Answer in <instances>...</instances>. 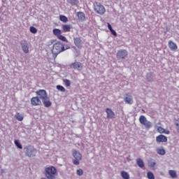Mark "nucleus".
<instances>
[{
	"label": "nucleus",
	"instance_id": "e433bc0d",
	"mask_svg": "<svg viewBox=\"0 0 179 179\" xmlns=\"http://www.w3.org/2000/svg\"><path fill=\"white\" fill-rule=\"evenodd\" d=\"M157 131L159 133V134H164V129L162 127H159L157 128Z\"/></svg>",
	"mask_w": 179,
	"mask_h": 179
},
{
	"label": "nucleus",
	"instance_id": "f3484780",
	"mask_svg": "<svg viewBox=\"0 0 179 179\" xmlns=\"http://www.w3.org/2000/svg\"><path fill=\"white\" fill-rule=\"evenodd\" d=\"M74 43L75 45L78 47V48H82V39L80 38H74Z\"/></svg>",
	"mask_w": 179,
	"mask_h": 179
},
{
	"label": "nucleus",
	"instance_id": "c85d7f7f",
	"mask_svg": "<svg viewBox=\"0 0 179 179\" xmlns=\"http://www.w3.org/2000/svg\"><path fill=\"white\" fill-rule=\"evenodd\" d=\"M53 34L58 37L61 34V31L59 29H53Z\"/></svg>",
	"mask_w": 179,
	"mask_h": 179
},
{
	"label": "nucleus",
	"instance_id": "6e6552de",
	"mask_svg": "<svg viewBox=\"0 0 179 179\" xmlns=\"http://www.w3.org/2000/svg\"><path fill=\"white\" fill-rule=\"evenodd\" d=\"M128 57V51L125 50H120L116 54L117 59H125Z\"/></svg>",
	"mask_w": 179,
	"mask_h": 179
},
{
	"label": "nucleus",
	"instance_id": "dca6fc26",
	"mask_svg": "<svg viewBox=\"0 0 179 179\" xmlns=\"http://www.w3.org/2000/svg\"><path fill=\"white\" fill-rule=\"evenodd\" d=\"M156 141H157V142H159V143L167 142V137L164 135L161 134V135L157 136Z\"/></svg>",
	"mask_w": 179,
	"mask_h": 179
},
{
	"label": "nucleus",
	"instance_id": "39448f33",
	"mask_svg": "<svg viewBox=\"0 0 179 179\" xmlns=\"http://www.w3.org/2000/svg\"><path fill=\"white\" fill-rule=\"evenodd\" d=\"M94 9L96 13H99V15H104V13H106L104 6L101 5L100 3H94Z\"/></svg>",
	"mask_w": 179,
	"mask_h": 179
},
{
	"label": "nucleus",
	"instance_id": "cd10ccee",
	"mask_svg": "<svg viewBox=\"0 0 179 179\" xmlns=\"http://www.w3.org/2000/svg\"><path fill=\"white\" fill-rule=\"evenodd\" d=\"M59 20H61V22H63L64 23H66V22H68V17H66V16L65 15H60Z\"/></svg>",
	"mask_w": 179,
	"mask_h": 179
},
{
	"label": "nucleus",
	"instance_id": "423d86ee",
	"mask_svg": "<svg viewBox=\"0 0 179 179\" xmlns=\"http://www.w3.org/2000/svg\"><path fill=\"white\" fill-rule=\"evenodd\" d=\"M73 156L76 159L73 160V164L79 166L80 160H82V154L79 151L74 150L73 152Z\"/></svg>",
	"mask_w": 179,
	"mask_h": 179
},
{
	"label": "nucleus",
	"instance_id": "58836bf2",
	"mask_svg": "<svg viewBox=\"0 0 179 179\" xmlns=\"http://www.w3.org/2000/svg\"><path fill=\"white\" fill-rule=\"evenodd\" d=\"M111 34H113V36H115V37H117V32L115 31V30L113 29L110 31Z\"/></svg>",
	"mask_w": 179,
	"mask_h": 179
},
{
	"label": "nucleus",
	"instance_id": "aec40b11",
	"mask_svg": "<svg viewBox=\"0 0 179 179\" xmlns=\"http://www.w3.org/2000/svg\"><path fill=\"white\" fill-rule=\"evenodd\" d=\"M120 176L122 177V178L123 179H129V173H128V172L125 171H122L120 173Z\"/></svg>",
	"mask_w": 179,
	"mask_h": 179
},
{
	"label": "nucleus",
	"instance_id": "2eb2a0df",
	"mask_svg": "<svg viewBox=\"0 0 179 179\" xmlns=\"http://www.w3.org/2000/svg\"><path fill=\"white\" fill-rule=\"evenodd\" d=\"M42 103H43L44 106L46 108L51 107L52 103L51 101H50V97H46L44 99L42 100Z\"/></svg>",
	"mask_w": 179,
	"mask_h": 179
},
{
	"label": "nucleus",
	"instance_id": "412c9836",
	"mask_svg": "<svg viewBox=\"0 0 179 179\" xmlns=\"http://www.w3.org/2000/svg\"><path fill=\"white\" fill-rule=\"evenodd\" d=\"M76 15L78 16L79 20L83 21L85 19V15L82 12L77 13Z\"/></svg>",
	"mask_w": 179,
	"mask_h": 179
},
{
	"label": "nucleus",
	"instance_id": "a19ab883",
	"mask_svg": "<svg viewBox=\"0 0 179 179\" xmlns=\"http://www.w3.org/2000/svg\"><path fill=\"white\" fill-rule=\"evenodd\" d=\"M164 134H166V135H169L170 134V131L164 129Z\"/></svg>",
	"mask_w": 179,
	"mask_h": 179
},
{
	"label": "nucleus",
	"instance_id": "a211bd4d",
	"mask_svg": "<svg viewBox=\"0 0 179 179\" xmlns=\"http://www.w3.org/2000/svg\"><path fill=\"white\" fill-rule=\"evenodd\" d=\"M62 27L64 33L71 31V29H72V26L71 24H63L62 25Z\"/></svg>",
	"mask_w": 179,
	"mask_h": 179
},
{
	"label": "nucleus",
	"instance_id": "393cba45",
	"mask_svg": "<svg viewBox=\"0 0 179 179\" xmlns=\"http://www.w3.org/2000/svg\"><path fill=\"white\" fill-rule=\"evenodd\" d=\"M157 153L161 156H164L166 155V150L163 148H158L157 149Z\"/></svg>",
	"mask_w": 179,
	"mask_h": 179
},
{
	"label": "nucleus",
	"instance_id": "4468645a",
	"mask_svg": "<svg viewBox=\"0 0 179 179\" xmlns=\"http://www.w3.org/2000/svg\"><path fill=\"white\" fill-rule=\"evenodd\" d=\"M169 47L171 51H177V50H178V46L177 45V43L173 42L172 41H169Z\"/></svg>",
	"mask_w": 179,
	"mask_h": 179
},
{
	"label": "nucleus",
	"instance_id": "2f4dec72",
	"mask_svg": "<svg viewBox=\"0 0 179 179\" xmlns=\"http://www.w3.org/2000/svg\"><path fill=\"white\" fill-rule=\"evenodd\" d=\"M69 3L71 5H78L79 3V0H67Z\"/></svg>",
	"mask_w": 179,
	"mask_h": 179
},
{
	"label": "nucleus",
	"instance_id": "0eeeda50",
	"mask_svg": "<svg viewBox=\"0 0 179 179\" xmlns=\"http://www.w3.org/2000/svg\"><path fill=\"white\" fill-rule=\"evenodd\" d=\"M71 69H74L75 71H82L83 69V64L80 62H74L73 63L69 65Z\"/></svg>",
	"mask_w": 179,
	"mask_h": 179
},
{
	"label": "nucleus",
	"instance_id": "20e7f679",
	"mask_svg": "<svg viewBox=\"0 0 179 179\" xmlns=\"http://www.w3.org/2000/svg\"><path fill=\"white\" fill-rule=\"evenodd\" d=\"M56 173H57V169L54 166H50L45 169V176L48 179L55 178L54 176Z\"/></svg>",
	"mask_w": 179,
	"mask_h": 179
},
{
	"label": "nucleus",
	"instance_id": "37998d69",
	"mask_svg": "<svg viewBox=\"0 0 179 179\" xmlns=\"http://www.w3.org/2000/svg\"><path fill=\"white\" fill-rule=\"evenodd\" d=\"M41 179H45V178H41Z\"/></svg>",
	"mask_w": 179,
	"mask_h": 179
},
{
	"label": "nucleus",
	"instance_id": "79ce46f5",
	"mask_svg": "<svg viewBox=\"0 0 179 179\" xmlns=\"http://www.w3.org/2000/svg\"><path fill=\"white\" fill-rule=\"evenodd\" d=\"M1 173H3V169L1 170Z\"/></svg>",
	"mask_w": 179,
	"mask_h": 179
},
{
	"label": "nucleus",
	"instance_id": "9b49d317",
	"mask_svg": "<svg viewBox=\"0 0 179 179\" xmlns=\"http://www.w3.org/2000/svg\"><path fill=\"white\" fill-rule=\"evenodd\" d=\"M124 100L126 104H134V97H132V95L129 93L124 94Z\"/></svg>",
	"mask_w": 179,
	"mask_h": 179
},
{
	"label": "nucleus",
	"instance_id": "1a4fd4ad",
	"mask_svg": "<svg viewBox=\"0 0 179 179\" xmlns=\"http://www.w3.org/2000/svg\"><path fill=\"white\" fill-rule=\"evenodd\" d=\"M36 94H37L38 97L40 100H44V99H46V97H48V95H47V92L44 90H40L38 91H36Z\"/></svg>",
	"mask_w": 179,
	"mask_h": 179
},
{
	"label": "nucleus",
	"instance_id": "c03bdc74",
	"mask_svg": "<svg viewBox=\"0 0 179 179\" xmlns=\"http://www.w3.org/2000/svg\"><path fill=\"white\" fill-rule=\"evenodd\" d=\"M178 89H179V86H178Z\"/></svg>",
	"mask_w": 179,
	"mask_h": 179
},
{
	"label": "nucleus",
	"instance_id": "c756f323",
	"mask_svg": "<svg viewBox=\"0 0 179 179\" xmlns=\"http://www.w3.org/2000/svg\"><path fill=\"white\" fill-rule=\"evenodd\" d=\"M57 38L59 40H61L62 41H65L66 43H68V40L66 39V37H65L61 34L57 36Z\"/></svg>",
	"mask_w": 179,
	"mask_h": 179
},
{
	"label": "nucleus",
	"instance_id": "f257e3e1",
	"mask_svg": "<svg viewBox=\"0 0 179 179\" xmlns=\"http://www.w3.org/2000/svg\"><path fill=\"white\" fill-rule=\"evenodd\" d=\"M69 47H66L65 48V45H64V43L61 42H57L54 43L52 49V53L53 54L54 57L57 58V56L58 54H61V52H64L66 50H69Z\"/></svg>",
	"mask_w": 179,
	"mask_h": 179
},
{
	"label": "nucleus",
	"instance_id": "bb28decb",
	"mask_svg": "<svg viewBox=\"0 0 179 179\" xmlns=\"http://www.w3.org/2000/svg\"><path fill=\"white\" fill-rule=\"evenodd\" d=\"M14 143L15 146L18 148V149H23V147L22 146V144H20V142L19 141V140H15Z\"/></svg>",
	"mask_w": 179,
	"mask_h": 179
},
{
	"label": "nucleus",
	"instance_id": "4c0bfd02",
	"mask_svg": "<svg viewBox=\"0 0 179 179\" xmlns=\"http://www.w3.org/2000/svg\"><path fill=\"white\" fill-rule=\"evenodd\" d=\"M77 174H78V176H83V170L78 169L77 170Z\"/></svg>",
	"mask_w": 179,
	"mask_h": 179
},
{
	"label": "nucleus",
	"instance_id": "a878e982",
	"mask_svg": "<svg viewBox=\"0 0 179 179\" xmlns=\"http://www.w3.org/2000/svg\"><path fill=\"white\" fill-rule=\"evenodd\" d=\"M15 118L17 121H23V115L19 113L15 115Z\"/></svg>",
	"mask_w": 179,
	"mask_h": 179
},
{
	"label": "nucleus",
	"instance_id": "ea45409f",
	"mask_svg": "<svg viewBox=\"0 0 179 179\" xmlns=\"http://www.w3.org/2000/svg\"><path fill=\"white\" fill-rule=\"evenodd\" d=\"M108 29L110 31L113 29V27H111V24L110 23H108Z\"/></svg>",
	"mask_w": 179,
	"mask_h": 179
},
{
	"label": "nucleus",
	"instance_id": "b1692460",
	"mask_svg": "<svg viewBox=\"0 0 179 179\" xmlns=\"http://www.w3.org/2000/svg\"><path fill=\"white\" fill-rule=\"evenodd\" d=\"M148 166L152 170H156V162L155 161H150Z\"/></svg>",
	"mask_w": 179,
	"mask_h": 179
},
{
	"label": "nucleus",
	"instance_id": "4be33fe9",
	"mask_svg": "<svg viewBox=\"0 0 179 179\" xmlns=\"http://www.w3.org/2000/svg\"><path fill=\"white\" fill-rule=\"evenodd\" d=\"M146 79L148 82H153V74L152 73V72L147 73Z\"/></svg>",
	"mask_w": 179,
	"mask_h": 179
},
{
	"label": "nucleus",
	"instance_id": "6ab92c4d",
	"mask_svg": "<svg viewBox=\"0 0 179 179\" xmlns=\"http://www.w3.org/2000/svg\"><path fill=\"white\" fill-rule=\"evenodd\" d=\"M136 164L140 167V169H145V163H143V160L141 158H138L136 159Z\"/></svg>",
	"mask_w": 179,
	"mask_h": 179
},
{
	"label": "nucleus",
	"instance_id": "f8f14e48",
	"mask_svg": "<svg viewBox=\"0 0 179 179\" xmlns=\"http://www.w3.org/2000/svg\"><path fill=\"white\" fill-rule=\"evenodd\" d=\"M31 103L32 106H41V100L38 96L32 97L31 99Z\"/></svg>",
	"mask_w": 179,
	"mask_h": 179
},
{
	"label": "nucleus",
	"instance_id": "72a5a7b5",
	"mask_svg": "<svg viewBox=\"0 0 179 179\" xmlns=\"http://www.w3.org/2000/svg\"><path fill=\"white\" fill-rule=\"evenodd\" d=\"M147 177L148 179H155V175L152 172H148Z\"/></svg>",
	"mask_w": 179,
	"mask_h": 179
},
{
	"label": "nucleus",
	"instance_id": "5701e85b",
	"mask_svg": "<svg viewBox=\"0 0 179 179\" xmlns=\"http://www.w3.org/2000/svg\"><path fill=\"white\" fill-rule=\"evenodd\" d=\"M169 174L171 178H177V172L174 170H170Z\"/></svg>",
	"mask_w": 179,
	"mask_h": 179
},
{
	"label": "nucleus",
	"instance_id": "c9c22d12",
	"mask_svg": "<svg viewBox=\"0 0 179 179\" xmlns=\"http://www.w3.org/2000/svg\"><path fill=\"white\" fill-rule=\"evenodd\" d=\"M29 30L31 33H33V34H36V33H37V29L34 27H31Z\"/></svg>",
	"mask_w": 179,
	"mask_h": 179
},
{
	"label": "nucleus",
	"instance_id": "473e14b6",
	"mask_svg": "<svg viewBox=\"0 0 179 179\" xmlns=\"http://www.w3.org/2000/svg\"><path fill=\"white\" fill-rule=\"evenodd\" d=\"M57 89L59 92H62L63 93L65 92L66 90L62 85H57Z\"/></svg>",
	"mask_w": 179,
	"mask_h": 179
},
{
	"label": "nucleus",
	"instance_id": "f03ea898",
	"mask_svg": "<svg viewBox=\"0 0 179 179\" xmlns=\"http://www.w3.org/2000/svg\"><path fill=\"white\" fill-rule=\"evenodd\" d=\"M24 153L27 157H36L37 150L32 145H27L24 148Z\"/></svg>",
	"mask_w": 179,
	"mask_h": 179
},
{
	"label": "nucleus",
	"instance_id": "f704fd0d",
	"mask_svg": "<svg viewBox=\"0 0 179 179\" xmlns=\"http://www.w3.org/2000/svg\"><path fill=\"white\" fill-rule=\"evenodd\" d=\"M175 125L176 127V131L179 134V119L175 120Z\"/></svg>",
	"mask_w": 179,
	"mask_h": 179
},
{
	"label": "nucleus",
	"instance_id": "7ed1b4c3",
	"mask_svg": "<svg viewBox=\"0 0 179 179\" xmlns=\"http://www.w3.org/2000/svg\"><path fill=\"white\" fill-rule=\"evenodd\" d=\"M139 122L142 125H144V127L147 129H150L152 127H153V124L151 123L150 121H148V120L145 117V115H141L139 117Z\"/></svg>",
	"mask_w": 179,
	"mask_h": 179
},
{
	"label": "nucleus",
	"instance_id": "7c9ffc66",
	"mask_svg": "<svg viewBox=\"0 0 179 179\" xmlns=\"http://www.w3.org/2000/svg\"><path fill=\"white\" fill-rule=\"evenodd\" d=\"M63 82L66 87H69V86H71V80L68 79H64Z\"/></svg>",
	"mask_w": 179,
	"mask_h": 179
},
{
	"label": "nucleus",
	"instance_id": "9d476101",
	"mask_svg": "<svg viewBox=\"0 0 179 179\" xmlns=\"http://www.w3.org/2000/svg\"><path fill=\"white\" fill-rule=\"evenodd\" d=\"M20 45L23 52H24V54H29V43L27 41H21Z\"/></svg>",
	"mask_w": 179,
	"mask_h": 179
},
{
	"label": "nucleus",
	"instance_id": "ddd939ff",
	"mask_svg": "<svg viewBox=\"0 0 179 179\" xmlns=\"http://www.w3.org/2000/svg\"><path fill=\"white\" fill-rule=\"evenodd\" d=\"M106 113L107 114L108 120H113V118L115 117V113H114V111L108 108L106 109Z\"/></svg>",
	"mask_w": 179,
	"mask_h": 179
}]
</instances>
